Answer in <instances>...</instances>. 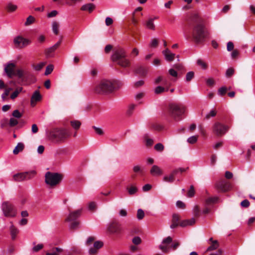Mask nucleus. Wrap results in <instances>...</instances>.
I'll use <instances>...</instances> for the list:
<instances>
[{"instance_id":"40","label":"nucleus","mask_w":255,"mask_h":255,"mask_svg":"<svg viewBox=\"0 0 255 255\" xmlns=\"http://www.w3.org/2000/svg\"><path fill=\"white\" fill-rule=\"evenodd\" d=\"M144 139L145 141V144L147 146L149 147L152 145L153 143V140L149 138L147 134H145L144 136Z\"/></svg>"},{"instance_id":"58","label":"nucleus","mask_w":255,"mask_h":255,"mask_svg":"<svg viewBox=\"0 0 255 255\" xmlns=\"http://www.w3.org/2000/svg\"><path fill=\"white\" fill-rule=\"evenodd\" d=\"M234 73V69L233 68L228 69L226 72V76L228 78L231 77Z\"/></svg>"},{"instance_id":"63","label":"nucleus","mask_w":255,"mask_h":255,"mask_svg":"<svg viewBox=\"0 0 255 255\" xmlns=\"http://www.w3.org/2000/svg\"><path fill=\"white\" fill-rule=\"evenodd\" d=\"M93 128L95 130V132L99 134V135H103L104 134V132L103 131V130L99 128H97L95 126H93Z\"/></svg>"},{"instance_id":"43","label":"nucleus","mask_w":255,"mask_h":255,"mask_svg":"<svg viewBox=\"0 0 255 255\" xmlns=\"http://www.w3.org/2000/svg\"><path fill=\"white\" fill-rule=\"evenodd\" d=\"M35 20V18L33 16H32L31 15H29L26 18V20L25 22V26L30 25L31 24H32L33 23H34Z\"/></svg>"},{"instance_id":"35","label":"nucleus","mask_w":255,"mask_h":255,"mask_svg":"<svg viewBox=\"0 0 255 255\" xmlns=\"http://www.w3.org/2000/svg\"><path fill=\"white\" fill-rule=\"evenodd\" d=\"M168 90V88H165L162 86H157L155 88L154 90V92L156 94H161L165 91H167Z\"/></svg>"},{"instance_id":"53","label":"nucleus","mask_w":255,"mask_h":255,"mask_svg":"<svg viewBox=\"0 0 255 255\" xmlns=\"http://www.w3.org/2000/svg\"><path fill=\"white\" fill-rule=\"evenodd\" d=\"M43 245L42 244H38L36 246H35L33 248H32V251L33 252H39L40 250H41V249H42L43 248Z\"/></svg>"},{"instance_id":"17","label":"nucleus","mask_w":255,"mask_h":255,"mask_svg":"<svg viewBox=\"0 0 255 255\" xmlns=\"http://www.w3.org/2000/svg\"><path fill=\"white\" fill-rule=\"evenodd\" d=\"M82 209L76 210L73 212H70L68 217L66 218V222H70L75 221L81 215Z\"/></svg>"},{"instance_id":"29","label":"nucleus","mask_w":255,"mask_h":255,"mask_svg":"<svg viewBox=\"0 0 255 255\" xmlns=\"http://www.w3.org/2000/svg\"><path fill=\"white\" fill-rule=\"evenodd\" d=\"M146 27L151 30H154L155 29V25L153 23V19L149 18L148 19L145 23Z\"/></svg>"},{"instance_id":"8","label":"nucleus","mask_w":255,"mask_h":255,"mask_svg":"<svg viewBox=\"0 0 255 255\" xmlns=\"http://www.w3.org/2000/svg\"><path fill=\"white\" fill-rule=\"evenodd\" d=\"M180 220V216L177 214H174L172 215V224L170 225V228L174 229L180 226L181 227H184L187 225H193L195 223L196 220L194 218H191L189 220H185L179 222Z\"/></svg>"},{"instance_id":"64","label":"nucleus","mask_w":255,"mask_h":255,"mask_svg":"<svg viewBox=\"0 0 255 255\" xmlns=\"http://www.w3.org/2000/svg\"><path fill=\"white\" fill-rule=\"evenodd\" d=\"M241 205L243 207L248 208L250 206V202L247 199L244 200L241 202Z\"/></svg>"},{"instance_id":"7","label":"nucleus","mask_w":255,"mask_h":255,"mask_svg":"<svg viewBox=\"0 0 255 255\" xmlns=\"http://www.w3.org/2000/svg\"><path fill=\"white\" fill-rule=\"evenodd\" d=\"M45 183L51 187L59 184L63 178L62 174L56 172H47L45 175Z\"/></svg>"},{"instance_id":"34","label":"nucleus","mask_w":255,"mask_h":255,"mask_svg":"<svg viewBox=\"0 0 255 255\" xmlns=\"http://www.w3.org/2000/svg\"><path fill=\"white\" fill-rule=\"evenodd\" d=\"M70 124L71 126L76 130H78L81 125V122L76 120L71 121L70 122Z\"/></svg>"},{"instance_id":"52","label":"nucleus","mask_w":255,"mask_h":255,"mask_svg":"<svg viewBox=\"0 0 255 255\" xmlns=\"http://www.w3.org/2000/svg\"><path fill=\"white\" fill-rule=\"evenodd\" d=\"M132 242L134 245H138L141 243V239L139 237H134L132 240Z\"/></svg>"},{"instance_id":"33","label":"nucleus","mask_w":255,"mask_h":255,"mask_svg":"<svg viewBox=\"0 0 255 255\" xmlns=\"http://www.w3.org/2000/svg\"><path fill=\"white\" fill-rule=\"evenodd\" d=\"M22 87H17L16 88L15 91L11 94L10 98L11 99H14L18 96V94L22 91Z\"/></svg>"},{"instance_id":"61","label":"nucleus","mask_w":255,"mask_h":255,"mask_svg":"<svg viewBox=\"0 0 255 255\" xmlns=\"http://www.w3.org/2000/svg\"><path fill=\"white\" fill-rule=\"evenodd\" d=\"M168 72L171 76L174 77H177L178 76L177 71L173 68L170 69Z\"/></svg>"},{"instance_id":"15","label":"nucleus","mask_w":255,"mask_h":255,"mask_svg":"<svg viewBox=\"0 0 255 255\" xmlns=\"http://www.w3.org/2000/svg\"><path fill=\"white\" fill-rule=\"evenodd\" d=\"M215 187L218 190L225 192L230 190L231 184L224 180H221L216 184Z\"/></svg>"},{"instance_id":"23","label":"nucleus","mask_w":255,"mask_h":255,"mask_svg":"<svg viewBox=\"0 0 255 255\" xmlns=\"http://www.w3.org/2000/svg\"><path fill=\"white\" fill-rule=\"evenodd\" d=\"M135 72L140 76L144 77L147 73V69L145 67L139 66L136 69Z\"/></svg>"},{"instance_id":"22","label":"nucleus","mask_w":255,"mask_h":255,"mask_svg":"<svg viewBox=\"0 0 255 255\" xmlns=\"http://www.w3.org/2000/svg\"><path fill=\"white\" fill-rule=\"evenodd\" d=\"M209 241L211 242V245L208 248L207 251L215 250L219 247V244L217 240H213L212 238H210Z\"/></svg>"},{"instance_id":"27","label":"nucleus","mask_w":255,"mask_h":255,"mask_svg":"<svg viewBox=\"0 0 255 255\" xmlns=\"http://www.w3.org/2000/svg\"><path fill=\"white\" fill-rule=\"evenodd\" d=\"M24 145L22 142H19L13 150L14 154H17L19 152L23 150Z\"/></svg>"},{"instance_id":"13","label":"nucleus","mask_w":255,"mask_h":255,"mask_svg":"<svg viewBox=\"0 0 255 255\" xmlns=\"http://www.w3.org/2000/svg\"><path fill=\"white\" fill-rule=\"evenodd\" d=\"M107 231L110 234L119 235L122 232L121 224L116 221H114L108 225Z\"/></svg>"},{"instance_id":"59","label":"nucleus","mask_w":255,"mask_h":255,"mask_svg":"<svg viewBox=\"0 0 255 255\" xmlns=\"http://www.w3.org/2000/svg\"><path fill=\"white\" fill-rule=\"evenodd\" d=\"M151 127L153 129L158 131L162 130L163 128V127L158 124H152L151 126Z\"/></svg>"},{"instance_id":"10","label":"nucleus","mask_w":255,"mask_h":255,"mask_svg":"<svg viewBox=\"0 0 255 255\" xmlns=\"http://www.w3.org/2000/svg\"><path fill=\"white\" fill-rule=\"evenodd\" d=\"M1 210L4 216L6 217H14L17 214L16 208L13 205L8 201H5L2 203Z\"/></svg>"},{"instance_id":"44","label":"nucleus","mask_w":255,"mask_h":255,"mask_svg":"<svg viewBox=\"0 0 255 255\" xmlns=\"http://www.w3.org/2000/svg\"><path fill=\"white\" fill-rule=\"evenodd\" d=\"M161 81L163 82V84L166 85L167 84L166 80L164 79L163 77L162 76H159L156 79H155L154 83L155 84H159Z\"/></svg>"},{"instance_id":"54","label":"nucleus","mask_w":255,"mask_h":255,"mask_svg":"<svg viewBox=\"0 0 255 255\" xmlns=\"http://www.w3.org/2000/svg\"><path fill=\"white\" fill-rule=\"evenodd\" d=\"M194 194H195L194 187L193 185H191L190 187V189L187 193V196L188 197L191 198V197H193Z\"/></svg>"},{"instance_id":"25","label":"nucleus","mask_w":255,"mask_h":255,"mask_svg":"<svg viewBox=\"0 0 255 255\" xmlns=\"http://www.w3.org/2000/svg\"><path fill=\"white\" fill-rule=\"evenodd\" d=\"M112 81V86L113 87V92L114 91L119 89L124 85L123 82L121 81H119V80H114V81Z\"/></svg>"},{"instance_id":"55","label":"nucleus","mask_w":255,"mask_h":255,"mask_svg":"<svg viewBox=\"0 0 255 255\" xmlns=\"http://www.w3.org/2000/svg\"><path fill=\"white\" fill-rule=\"evenodd\" d=\"M18 124V121L14 118H10L8 122V125L11 127H13Z\"/></svg>"},{"instance_id":"49","label":"nucleus","mask_w":255,"mask_h":255,"mask_svg":"<svg viewBox=\"0 0 255 255\" xmlns=\"http://www.w3.org/2000/svg\"><path fill=\"white\" fill-rule=\"evenodd\" d=\"M194 77V73L193 71L189 72L187 73L186 76V81L190 82Z\"/></svg>"},{"instance_id":"42","label":"nucleus","mask_w":255,"mask_h":255,"mask_svg":"<svg viewBox=\"0 0 255 255\" xmlns=\"http://www.w3.org/2000/svg\"><path fill=\"white\" fill-rule=\"evenodd\" d=\"M17 7L16 5H14L11 3H9L6 5V8L8 12H13L17 9Z\"/></svg>"},{"instance_id":"41","label":"nucleus","mask_w":255,"mask_h":255,"mask_svg":"<svg viewBox=\"0 0 255 255\" xmlns=\"http://www.w3.org/2000/svg\"><path fill=\"white\" fill-rule=\"evenodd\" d=\"M188 168L187 167V168H176V169H174L171 172V173L172 174H173L174 175V177H175V176L178 173H182L183 172H185L186 171V169H188Z\"/></svg>"},{"instance_id":"36","label":"nucleus","mask_w":255,"mask_h":255,"mask_svg":"<svg viewBox=\"0 0 255 255\" xmlns=\"http://www.w3.org/2000/svg\"><path fill=\"white\" fill-rule=\"evenodd\" d=\"M12 89L11 88H6L4 92L1 95V98L3 101H5L7 100V97L9 95V93L12 91Z\"/></svg>"},{"instance_id":"31","label":"nucleus","mask_w":255,"mask_h":255,"mask_svg":"<svg viewBox=\"0 0 255 255\" xmlns=\"http://www.w3.org/2000/svg\"><path fill=\"white\" fill-rule=\"evenodd\" d=\"M59 23L57 21H53L52 23V30L54 33L56 35H58L59 34Z\"/></svg>"},{"instance_id":"6","label":"nucleus","mask_w":255,"mask_h":255,"mask_svg":"<svg viewBox=\"0 0 255 255\" xmlns=\"http://www.w3.org/2000/svg\"><path fill=\"white\" fill-rule=\"evenodd\" d=\"M95 92L99 94H108L113 92L112 81L103 79L94 88Z\"/></svg>"},{"instance_id":"12","label":"nucleus","mask_w":255,"mask_h":255,"mask_svg":"<svg viewBox=\"0 0 255 255\" xmlns=\"http://www.w3.org/2000/svg\"><path fill=\"white\" fill-rule=\"evenodd\" d=\"M228 127L219 122H216L212 127L213 133L217 136H222L224 135L228 130Z\"/></svg>"},{"instance_id":"60","label":"nucleus","mask_w":255,"mask_h":255,"mask_svg":"<svg viewBox=\"0 0 255 255\" xmlns=\"http://www.w3.org/2000/svg\"><path fill=\"white\" fill-rule=\"evenodd\" d=\"M12 115L13 117L17 119L20 118L22 116V114L18 110H14L12 112Z\"/></svg>"},{"instance_id":"28","label":"nucleus","mask_w":255,"mask_h":255,"mask_svg":"<svg viewBox=\"0 0 255 255\" xmlns=\"http://www.w3.org/2000/svg\"><path fill=\"white\" fill-rule=\"evenodd\" d=\"M173 68L178 71L179 74H182L184 72V67L183 65L180 63L173 65Z\"/></svg>"},{"instance_id":"38","label":"nucleus","mask_w":255,"mask_h":255,"mask_svg":"<svg viewBox=\"0 0 255 255\" xmlns=\"http://www.w3.org/2000/svg\"><path fill=\"white\" fill-rule=\"evenodd\" d=\"M174 180L175 177H174V175L171 173H170L169 176H165L163 177V181L165 182L172 183L174 181Z\"/></svg>"},{"instance_id":"45","label":"nucleus","mask_w":255,"mask_h":255,"mask_svg":"<svg viewBox=\"0 0 255 255\" xmlns=\"http://www.w3.org/2000/svg\"><path fill=\"white\" fill-rule=\"evenodd\" d=\"M154 149L157 151L162 152L164 149V145L161 143H158L154 145Z\"/></svg>"},{"instance_id":"4","label":"nucleus","mask_w":255,"mask_h":255,"mask_svg":"<svg viewBox=\"0 0 255 255\" xmlns=\"http://www.w3.org/2000/svg\"><path fill=\"white\" fill-rule=\"evenodd\" d=\"M187 108L182 104L172 103L168 107L167 112L169 116L175 121L182 120Z\"/></svg>"},{"instance_id":"18","label":"nucleus","mask_w":255,"mask_h":255,"mask_svg":"<svg viewBox=\"0 0 255 255\" xmlns=\"http://www.w3.org/2000/svg\"><path fill=\"white\" fill-rule=\"evenodd\" d=\"M42 99V96L40 94L39 91H35L31 98V105L32 106H34L35 103L40 101Z\"/></svg>"},{"instance_id":"26","label":"nucleus","mask_w":255,"mask_h":255,"mask_svg":"<svg viewBox=\"0 0 255 255\" xmlns=\"http://www.w3.org/2000/svg\"><path fill=\"white\" fill-rule=\"evenodd\" d=\"M95 8V6L93 3H88L85 5H83L81 9L82 10H88L90 12H92Z\"/></svg>"},{"instance_id":"48","label":"nucleus","mask_w":255,"mask_h":255,"mask_svg":"<svg viewBox=\"0 0 255 255\" xmlns=\"http://www.w3.org/2000/svg\"><path fill=\"white\" fill-rule=\"evenodd\" d=\"M135 106H136L134 104H131L129 106L128 108L127 111V115L128 116H130L132 115L133 111H134V110L135 109Z\"/></svg>"},{"instance_id":"2","label":"nucleus","mask_w":255,"mask_h":255,"mask_svg":"<svg viewBox=\"0 0 255 255\" xmlns=\"http://www.w3.org/2000/svg\"><path fill=\"white\" fill-rule=\"evenodd\" d=\"M4 71L9 78H11L13 76H15L23 82L27 81L31 76L29 71L21 68L16 69L15 65L12 63L7 64L4 68Z\"/></svg>"},{"instance_id":"20","label":"nucleus","mask_w":255,"mask_h":255,"mask_svg":"<svg viewBox=\"0 0 255 255\" xmlns=\"http://www.w3.org/2000/svg\"><path fill=\"white\" fill-rule=\"evenodd\" d=\"M61 41L62 38H61L60 40L56 44H55L53 46L45 50V53L47 56H50L51 53L54 52L59 47V46L61 44Z\"/></svg>"},{"instance_id":"5","label":"nucleus","mask_w":255,"mask_h":255,"mask_svg":"<svg viewBox=\"0 0 255 255\" xmlns=\"http://www.w3.org/2000/svg\"><path fill=\"white\" fill-rule=\"evenodd\" d=\"M126 51L122 48L114 50L112 56V60L123 68L128 67L130 65V61L127 58Z\"/></svg>"},{"instance_id":"24","label":"nucleus","mask_w":255,"mask_h":255,"mask_svg":"<svg viewBox=\"0 0 255 255\" xmlns=\"http://www.w3.org/2000/svg\"><path fill=\"white\" fill-rule=\"evenodd\" d=\"M10 233L12 240H14L16 238L17 234L18 233V230L12 225L9 229Z\"/></svg>"},{"instance_id":"51","label":"nucleus","mask_w":255,"mask_h":255,"mask_svg":"<svg viewBox=\"0 0 255 255\" xmlns=\"http://www.w3.org/2000/svg\"><path fill=\"white\" fill-rule=\"evenodd\" d=\"M198 138V135L192 136L188 138L187 141L191 144H194L197 141Z\"/></svg>"},{"instance_id":"47","label":"nucleus","mask_w":255,"mask_h":255,"mask_svg":"<svg viewBox=\"0 0 255 255\" xmlns=\"http://www.w3.org/2000/svg\"><path fill=\"white\" fill-rule=\"evenodd\" d=\"M200 209L198 205H196L193 209V214L195 218H198L200 217Z\"/></svg>"},{"instance_id":"9","label":"nucleus","mask_w":255,"mask_h":255,"mask_svg":"<svg viewBox=\"0 0 255 255\" xmlns=\"http://www.w3.org/2000/svg\"><path fill=\"white\" fill-rule=\"evenodd\" d=\"M172 242V238L168 236L163 240L162 244L159 245V248L164 253H168L170 248L173 250H176L180 245L179 243L178 242H175L170 247H168V245L170 244Z\"/></svg>"},{"instance_id":"1","label":"nucleus","mask_w":255,"mask_h":255,"mask_svg":"<svg viewBox=\"0 0 255 255\" xmlns=\"http://www.w3.org/2000/svg\"><path fill=\"white\" fill-rule=\"evenodd\" d=\"M191 20L193 23L191 30L185 36L187 39L191 40L196 44L202 43L208 34V30L198 14H193Z\"/></svg>"},{"instance_id":"14","label":"nucleus","mask_w":255,"mask_h":255,"mask_svg":"<svg viewBox=\"0 0 255 255\" xmlns=\"http://www.w3.org/2000/svg\"><path fill=\"white\" fill-rule=\"evenodd\" d=\"M13 42L16 47L21 48L28 45L30 41L26 38L18 36L14 39Z\"/></svg>"},{"instance_id":"56","label":"nucleus","mask_w":255,"mask_h":255,"mask_svg":"<svg viewBox=\"0 0 255 255\" xmlns=\"http://www.w3.org/2000/svg\"><path fill=\"white\" fill-rule=\"evenodd\" d=\"M53 70V66L52 65H49L46 68L45 75H48L50 74Z\"/></svg>"},{"instance_id":"32","label":"nucleus","mask_w":255,"mask_h":255,"mask_svg":"<svg viewBox=\"0 0 255 255\" xmlns=\"http://www.w3.org/2000/svg\"><path fill=\"white\" fill-rule=\"evenodd\" d=\"M197 64L204 70H206L208 68V64L201 59H198L197 60Z\"/></svg>"},{"instance_id":"21","label":"nucleus","mask_w":255,"mask_h":255,"mask_svg":"<svg viewBox=\"0 0 255 255\" xmlns=\"http://www.w3.org/2000/svg\"><path fill=\"white\" fill-rule=\"evenodd\" d=\"M162 53L165 56V59L167 61H172L174 60L175 54L171 53L168 48H166L165 50H164Z\"/></svg>"},{"instance_id":"46","label":"nucleus","mask_w":255,"mask_h":255,"mask_svg":"<svg viewBox=\"0 0 255 255\" xmlns=\"http://www.w3.org/2000/svg\"><path fill=\"white\" fill-rule=\"evenodd\" d=\"M228 90V89L226 87H222L219 89L218 93L219 95L223 96L226 94Z\"/></svg>"},{"instance_id":"3","label":"nucleus","mask_w":255,"mask_h":255,"mask_svg":"<svg viewBox=\"0 0 255 255\" xmlns=\"http://www.w3.org/2000/svg\"><path fill=\"white\" fill-rule=\"evenodd\" d=\"M47 135L52 142L61 143L70 136V133L65 128L54 127L47 131Z\"/></svg>"},{"instance_id":"30","label":"nucleus","mask_w":255,"mask_h":255,"mask_svg":"<svg viewBox=\"0 0 255 255\" xmlns=\"http://www.w3.org/2000/svg\"><path fill=\"white\" fill-rule=\"evenodd\" d=\"M218 200L219 198L217 197H209L206 200L205 203L206 205H211L216 203Z\"/></svg>"},{"instance_id":"16","label":"nucleus","mask_w":255,"mask_h":255,"mask_svg":"<svg viewBox=\"0 0 255 255\" xmlns=\"http://www.w3.org/2000/svg\"><path fill=\"white\" fill-rule=\"evenodd\" d=\"M103 246V243L101 241H96L94 244V247L89 249V253L91 255H96L98 250Z\"/></svg>"},{"instance_id":"57","label":"nucleus","mask_w":255,"mask_h":255,"mask_svg":"<svg viewBox=\"0 0 255 255\" xmlns=\"http://www.w3.org/2000/svg\"><path fill=\"white\" fill-rule=\"evenodd\" d=\"M217 112L215 110H212L206 116L205 118L207 120L209 119L211 117H214L216 115Z\"/></svg>"},{"instance_id":"62","label":"nucleus","mask_w":255,"mask_h":255,"mask_svg":"<svg viewBox=\"0 0 255 255\" xmlns=\"http://www.w3.org/2000/svg\"><path fill=\"white\" fill-rule=\"evenodd\" d=\"M79 225V222L77 221H73L70 225V229L71 230H75L78 228Z\"/></svg>"},{"instance_id":"11","label":"nucleus","mask_w":255,"mask_h":255,"mask_svg":"<svg viewBox=\"0 0 255 255\" xmlns=\"http://www.w3.org/2000/svg\"><path fill=\"white\" fill-rule=\"evenodd\" d=\"M36 175V171L31 170L29 171L20 172L13 175L14 181L21 182L25 180H29L32 178Z\"/></svg>"},{"instance_id":"50","label":"nucleus","mask_w":255,"mask_h":255,"mask_svg":"<svg viewBox=\"0 0 255 255\" xmlns=\"http://www.w3.org/2000/svg\"><path fill=\"white\" fill-rule=\"evenodd\" d=\"M144 217V211L141 209H138L137 211V218L138 220L142 219Z\"/></svg>"},{"instance_id":"39","label":"nucleus","mask_w":255,"mask_h":255,"mask_svg":"<svg viewBox=\"0 0 255 255\" xmlns=\"http://www.w3.org/2000/svg\"><path fill=\"white\" fill-rule=\"evenodd\" d=\"M46 63L45 62H41L38 64H32V66L33 68L36 71H40L41 70L43 67L45 66Z\"/></svg>"},{"instance_id":"19","label":"nucleus","mask_w":255,"mask_h":255,"mask_svg":"<svg viewBox=\"0 0 255 255\" xmlns=\"http://www.w3.org/2000/svg\"><path fill=\"white\" fill-rule=\"evenodd\" d=\"M150 173L153 176H160L163 174V170L157 165H153L150 170Z\"/></svg>"},{"instance_id":"37","label":"nucleus","mask_w":255,"mask_h":255,"mask_svg":"<svg viewBox=\"0 0 255 255\" xmlns=\"http://www.w3.org/2000/svg\"><path fill=\"white\" fill-rule=\"evenodd\" d=\"M127 190H128L129 194L130 195H134L137 191V187L134 186H131L130 187H128L127 188Z\"/></svg>"}]
</instances>
